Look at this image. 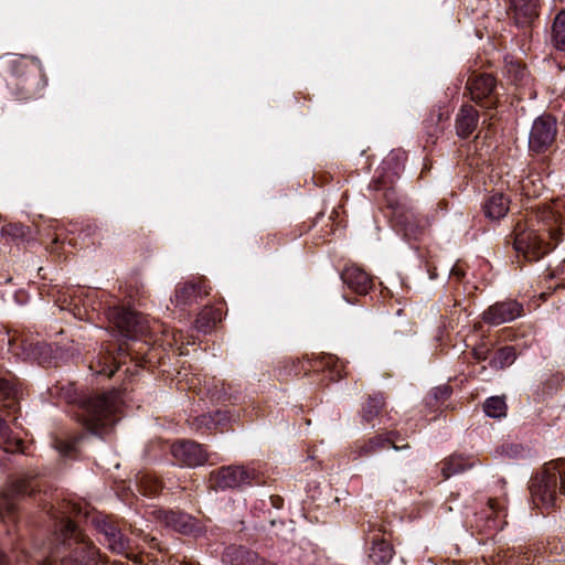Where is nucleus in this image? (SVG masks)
<instances>
[{"label": "nucleus", "mask_w": 565, "mask_h": 565, "mask_svg": "<svg viewBox=\"0 0 565 565\" xmlns=\"http://www.w3.org/2000/svg\"><path fill=\"white\" fill-rule=\"evenodd\" d=\"M562 216L551 207H543L515 227L514 248L529 262H536L547 254L552 246L544 236L557 243L562 235Z\"/></svg>", "instance_id": "f257e3e1"}, {"label": "nucleus", "mask_w": 565, "mask_h": 565, "mask_svg": "<svg viewBox=\"0 0 565 565\" xmlns=\"http://www.w3.org/2000/svg\"><path fill=\"white\" fill-rule=\"evenodd\" d=\"M64 543L42 565H97L99 552L71 521L62 530Z\"/></svg>", "instance_id": "f03ea898"}, {"label": "nucleus", "mask_w": 565, "mask_h": 565, "mask_svg": "<svg viewBox=\"0 0 565 565\" xmlns=\"http://www.w3.org/2000/svg\"><path fill=\"white\" fill-rule=\"evenodd\" d=\"M120 405V395L115 391L89 397L82 405L81 420L92 434L100 436L117 422Z\"/></svg>", "instance_id": "7ed1b4c3"}, {"label": "nucleus", "mask_w": 565, "mask_h": 565, "mask_svg": "<svg viewBox=\"0 0 565 565\" xmlns=\"http://www.w3.org/2000/svg\"><path fill=\"white\" fill-rule=\"evenodd\" d=\"M495 87L497 81L490 74H472L466 84L471 99L486 108H493L498 104Z\"/></svg>", "instance_id": "20e7f679"}, {"label": "nucleus", "mask_w": 565, "mask_h": 565, "mask_svg": "<svg viewBox=\"0 0 565 565\" xmlns=\"http://www.w3.org/2000/svg\"><path fill=\"white\" fill-rule=\"evenodd\" d=\"M256 478L255 469L244 466H226L211 473V481L220 489H235L250 484Z\"/></svg>", "instance_id": "39448f33"}, {"label": "nucleus", "mask_w": 565, "mask_h": 565, "mask_svg": "<svg viewBox=\"0 0 565 565\" xmlns=\"http://www.w3.org/2000/svg\"><path fill=\"white\" fill-rule=\"evenodd\" d=\"M557 134L556 121L553 117L546 115L534 120L530 137V149L535 152L546 150L555 140Z\"/></svg>", "instance_id": "423d86ee"}, {"label": "nucleus", "mask_w": 565, "mask_h": 565, "mask_svg": "<svg viewBox=\"0 0 565 565\" xmlns=\"http://www.w3.org/2000/svg\"><path fill=\"white\" fill-rule=\"evenodd\" d=\"M171 455L178 465L193 468L207 461V454L203 447L190 440H180L171 446Z\"/></svg>", "instance_id": "0eeeda50"}, {"label": "nucleus", "mask_w": 565, "mask_h": 565, "mask_svg": "<svg viewBox=\"0 0 565 565\" xmlns=\"http://www.w3.org/2000/svg\"><path fill=\"white\" fill-rule=\"evenodd\" d=\"M523 315V306L515 300H507L495 302L490 306L483 313L484 322L499 326L511 322Z\"/></svg>", "instance_id": "6e6552de"}, {"label": "nucleus", "mask_w": 565, "mask_h": 565, "mask_svg": "<svg viewBox=\"0 0 565 565\" xmlns=\"http://www.w3.org/2000/svg\"><path fill=\"white\" fill-rule=\"evenodd\" d=\"M532 495L545 505H553L557 495V478L553 467H548L531 486Z\"/></svg>", "instance_id": "1a4fd4ad"}, {"label": "nucleus", "mask_w": 565, "mask_h": 565, "mask_svg": "<svg viewBox=\"0 0 565 565\" xmlns=\"http://www.w3.org/2000/svg\"><path fill=\"white\" fill-rule=\"evenodd\" d=\"M110 319L120 333L126 338H134L139 332H142L139 317L137 312L131 309L116 307L110 312Z\"/></svg>", "instance_id": "9d476101"}, {"label": "nucleus", "mask_w": 565, "mask_h": 565, "mask_svg": "<svg viewBox=\"0 0 565 565\" xmlns=\"http://www.w3.org/2000/svg\"><path fill=\"white\" fill-rule=\"evenodd\" d=\"M343 282L354 292L365 295L372 288L370 276L358 266H348L342 273Z\"/></svg>", "instance_id": "9b49d317"}, {"label": "nucleus", "mask_w": 565, "mask_h": 565, "mask_svg": "<svg viewBox=\"0 0 565 565\" xmlns=\"http://www.w3.org/2000/svg\"><path fill=\"white\" fill-rule=\"evenodd\" d=\"M478 121L479 115L475 107L469 104L462 105L456 118L457 135L460 138L469 137L477 128Z\"/></svg>", "instance_id": "f8f14e48"}, {"label": "nucleus", "mask_w": 565, "mask_h": 565, "mask_svg": "<svg viewBox=\"0 0 565 565\" xmlns=\"http://www.w3.org/2000/svg\"><path fill=\"white\" fill-rule=\"evenodd\" d=\"M158 519L164 524L180 533L189 534L194 530V520L185 513L173 511H158Z\"/></svg>", "instance_id": "ddd939ff"}, {"label": "nucleus", "mask_w": 565, "mask_h": 565, "mask_svg": "<svg viewBox=\"0 0 565 565\" xmlns=\"http://www.w3.org/2000/svg\"><path fill=\"white\" fill-rule=\"evenodd\" d=\"M204 285L201 282H185L175 291V303L178 306H186L198 301L202 296H206Z\"/></svg>", "instance_id": "4468645a"}, {"label": "nucleus", "mask_w": 565, "mask_h": 565, "mask_svg": "<svg viewBox=\"0 0 565 565\" xmlns=\"http://www.w3.org/2000/svg\"><path fill=\"white\" fill-rule=\"evenodd\" d=\"M103 533L109 550L117 554L128 556L129 542L124 537L119 530L111 524L105 523L103 526Z\"/></svg>", "instance_id": "2eb2a0df"}, {"label": "nucleus", "mask_w": 565, "mask_h": 565, "mask_svg": "<svg viewBox=\"0 0 565 565\" xmlns=\"http://www.w3.org/2000/svg\"><path fill=\"white\" fill-rule=\"evenodd\" d=\"M509 199L502 193L492 194L484 203V214L491 220L504 217L509 211Z\"/></svg>", "instance_id": "dca6fc26"}, {"label": "nucleus", "mask_w": 565, "mask_h": 565, "mask_svg": "<svg viewBox=\"0 0 565 565\" xmlns=\"http://www.w3.org/2000/svg\"><path fill=\"white\" fill-rule=\"evenodd\" d=\"M509 2L518 23H527L537 14L535 0H509Z\"/></svg>", "instance_id": "f3484780"}, {"label": "nucleus", "mask_w": 565, "mask_h": 565, "mask_svg": "<svg viewBox=\"0 0 565 565\" xmlns=\"http://www.w3.org/2000/svg\"><path fill=\"white\" fill-rule=\"evenodd\" d=\"M393 554L394 551L390 543L383 539H373L369 558L374 565L387 564L392 559Z\"/></svg>", "instance_id": "a211bd4d"}, {"label": "nucleus", "mask_w": 565, "mask_h": 565, "mask_svg": "<svg viewBox=\"0 0 565 565\" xmlns=\"http://www.w3.org/2000/svg\"><path fill=\"white\" fill-rule=\"evenodd\" d=\"M472 467V462L462 456H450L443 462L441 472L446 479L466 471Z\"/></svg>", "instance_id": "6ab92c4d"}, {"label": "nucleus", "mask_w": 565, "mask_h": 565, "mask_svg": "<svg viewBox=\"0 0 565 565\" xmlns=\"http://www.w3.org/2000/svg\"><path fill=\"white\" fill-rule=\"evenodd\" d=\"M552 42L559 51H565V10L554 19L552 26Z\"/></svg>", "instance_id": "aec40b11"}, {"label": "nucleus", "mask_w": 565, "mask_h": 565, "mask_svg": "<svg viewBox=\"0 0 565 565\" xmlns=\"http://www.w3.org/2000/svg\"><path fill=\"white\" fill-rule=\"evenodd\" d=\"M221 320V312L213 308H204L195 320V328L199 331L207 332L217 321Z\"/></svg>", "instance_id": "412c9836"}, {"label": "nucleus", "mask_w": 565, "mask_h": 565, "mask_svg": "<svg viewBox=\"0 0 565 565\" xmlns=\"http://www.w3.org/2000/svg\"><path fill=\"white\" fill-rule=\"evenodd\" d=\"M384 406V397L381 394L369 396L366 403L362 407V417L365 422L375 418Z\"/></svg>", "instance_id": "4be33fe9"}, {"label": "nucleus", "mask_w": 565, "mask_h": 565, "mask_svg": "<svg viewBox=\"0 0 565 565\" xmlns=\"http://www.w3.org/2000/svg\"><path fill=\"white\" fill-rule=\"evenodd\" d=\"M483 411L487 416L492 418H500L507 415L505 399L500 396L489 397L483 405Z\"/></svg>", "instance_id": "5701e85b"}, {"label": "nucleus", "mask_w": 565, "mask_h": 565, "mask_svg": "<svg viewBox=\"0 0 565 565\" xmlns=\"http://www.w3.org/2000/svg\"><path fill=\"white\" fill-rule=\"evenodd\" d=\"M544 189L542 179L537 174H531L522 180V191L529 198L539 196Z\"/></svg>", "instance_id": "b1692460"}, {"label": "nucleus", "mask_w": 565, "mask_h": 565, "mask_svg": "<svg viewBox=\"0 0 565 565\" xmlns=\"http://www.w3.org/2000/svg\"><path fill=\"white\" fill-rule=\"evenodd\" d=\"M515 360V350L512 347L500 349L491 360V365L495 369H503L511 365Z\"/></svg>", "instance_id": "393cba45"}, {"label": "nucleus", "mask_w": 565, "mask_h": 565, "mask_svg": "<svg viewBox=\"0 0 565 565\" xmlns=\"http://www.w3.org/2000/svg\"><path fill=\"white\" fill-rule=\"evenodd\" d=\"M387 445H391L395 450L407 448L408 445L397 446L395 441L392 439V436H375L371 438L365 446V451L371 452L376 449L385 448Z\"/></svg>", "instance_id": "a878e982"}, {"label": "nucleus", "mask_w": 565, "mask_h": 565, "mask_svg": "<svg viewBox=\"0 0 565 565\" xmlns=\"http://www.w3.org/2000/svg\"><path fill=\"white\" fill-rule=\"evenodd\" d=\"M139 487L146 495H157L161 490V482L152 476H142L139 480Z\"/></svg>", "instance_id": "bb28decb"}, {"label": "nucleus", "mask_w": 565, "mask_h": 565, "mask_svg": "<svg viewBox=\"0 0 565 565\" xmlns=\"http://www.w3.org/2000/svg\"><path fill=\"white\" fill-rule=\"evenodd\" d=\"M553 470L559 479V492L565 497V461L554 465Z\"/></svg>", "instance_id": "cd10ccee"}, {"label": "nucleus", "mask_w": 565, "mask_h": 565, "mask_svg": "<svg viewBox=\"0 0 565 565\" xmlns=\"http://www.w3.org/2000/svg\"><path fill=\"white\" fill-rule=\"evenodd\" d=\"M243 565H274L271 563H268L265 558L259 557L255 553H246Z\"/></svg>", "instance_id": "c85d7f7f"}, {"label": "nucleus", "mask_w": 565, "mask_h": 565, "mask_svg": "<svg viewBox=\"0 0 565 565\" xmlns=\"http://www.w3.org/2000/svg\"><path fill=\"white\" fill-rule=\"evenodd\" d=\"M14 393V388L11 383L7 380L0 379V394L4 395L7 398L12 396Z\"/></svg>", "instance_id": "c756f323"}, {"label": "nucleus", "mask_w": 565, "mask_h": 565, "mask_svg": "<svg viewBox=\"0 0 565 565\" xmlns=\"http://www.w3.org/2000/svg\"><path fill=\"white\" fill-rule=\"evenodd\" d=\"M2 231L7 234L14 235V236H22L24 234V230L22 226L12 225V224L4 226Z\"/></svg>", "instance_id": "7c9ffc66"}, {"label": "nucleus", "mask_w": 565, "mask_h": 565, "mask_svg": "<svg viewBox=\"0 0 565 565\" xmlns=\"http://www.w3.org/2000/svg\"><path fill=\"white\" fill-rule=\"evenodd\" d=\"M10 438H9V428L6 424V422L0 418V444L1 443H9Z\"/></svg>", "instance_id": "2f4dec72"}, {"label": "nucleus", "mask_w": 565, "mask_h": 565, "mask_svg": "<svg viewBox=\"0 0 565 565\" xmlns=\"http://www.w3.org/2000/svg\"><path fill=\"white\" fill-rule=\"evenodd\" d=\"M488 352L489 350L484 345H481L473 349V356L478 361H484L488 358Z\"/></svg>", "instance_id": "473e14b6"}, {"label": "nucleus", "mask_w": 565, "mask_h": 565, "mask_svg": "<svg viewBox=\"0 0 565 565\" xmlns=\"http://www.w3.org/2000/svg\"><path fill=\"white\" fill-rule=\"evenodd\" d=\"M405 234L407 236H412L414 238H417L418 235H419V232L417 231V228L414 226V224L412 222H407L406 225H405Z\"/></svg>", "instance_id": "72a5a7b5"}, {"label": "nucleus", "mask_w": 565, "mask_h": 565, "mask_svg": "<svg viewBox=\"0 0 565 565\" xmlns=\"http://www.w3.org/2000/svg\"><path fill=\"white\" fill-rule=\"evenodd\" d=\"M393 161H398V156H397V154H394V153H391V154H390V156H388V157L383 161V166H384V168H385V167H390V166H391V163H392ZM396 166H399V163H398V162H396Z\"/></svg>", "instance_id": "f704fd0d"}, {"label": "nucleus", "mask_w": 565, "mask_h": 565, "mask_svg": "<svg viewBox=\"0 0 565 565\" xmlns=\"http://www.w3.org/2000/svg\"><path fill=\"white\" fill-rule=\"evenodd\" d=\"M15 493H19V494H24L28 492L25 486H24V482L21 481V482H18L15 486H14V490H13Z\"/></svg>", "instance_id": "c9c22d12"}, {"label": "nucleus", "mask_w": 565, "mask_h": 565, "mask_svg": "<svg viewBox=\"0 0 565 565\" xmlns=\"http://www.w3.org/2000/svg\"><path fill=\"white\" fill-rule=\"evenodd\" d=\"M71 449H72V445H70V444L61 443V445L58 446V450L63 454H67L68 451H71Z\"/></svg>", "instance_id": "e433bc0d"}, {"label": "nucleus", "mask_w": 565, "mask_h": 565, "mask_svg": "<svg viewBox=\"0 0 565 565\" xmlns=\"http://www.w3.org/2000/svg\"><path fill=\"white\" fill-rule=\"evenodd\" d=\"M516 70L519 73H520V76L523 77L524 73H525V68L524 67H521L520 65H511V70Z\"/></svg>", "instance_id": "4c0bfd02"}, {"label": "nucleus", "mask_w": 565, "mask_h": 565, "mask_svg": "<svg viewBox=\"0 0 565 565\" xmlns=\"http://www.w3.org/2000/svg\"><path fill=\"white\" fill-rule=\"evenodd\" d=\"M97 373H103V374H106L107 376H111L114 374V371L110 370L109 372H107L105 369H103V370H98Z\"/></svg>", "instance_id": "58836bf2"}, {"label": "nucleus", "mask_w": 565, "mask_h": 565, "mask_svg": "<svg viewBox=\"0 0 565 565\" xmlns=\"http://www.w3.org/2000/svg\"><path fill=\"white\" fill-rule=\"evenodd\" d=\"M19 448H20V441H17V447L14 448V450H19ZM6 450H12L13 451V449L10 448L9 446H6Z\"/></svg>", "instance_id": "ea45409f"}, {"label": "nucleus", "mask_w": 565, "mask_h": 565, "mask_svg": "<svg viewBox=\"0 0 565 565\" xmlns=\"http://www.w3.org/2000/svg\"><path fill=\"white\" fill-rule=\"evenodd\" d=\"M17 63L19 65H24L26 63V61L24 58H21V60L17 61Z\"/></svg>", "instance_id": "a19ab883"}, {"label": "nucleus", "mask_w": 565, "mask_h": 565, "mask_svg": "<svg viewBox=\"0 0 565 565\" xmlns=\"http://www.w3.org/2000/svg\"><path fill=\"white\" fill-rule=\"evenodd\" d=\"M180 565H191V564L182 562V563H180Z\"/></svg>", "instance_id": "79ce46f5"}]
</instances>
